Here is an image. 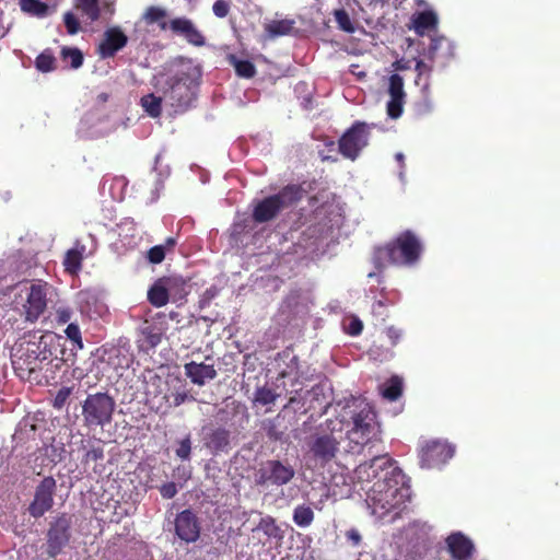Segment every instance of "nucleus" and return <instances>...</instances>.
<instances>
[{"label": "nucleus", "mask_w": 560, "mask_h": 560, "mask_svg": "<svg viewBox=\"0 0 560 560\" xmlns=\"http://www.w3.org/2000/svg\"><path fill=\"white\" fill-rule=\"evenodd\" d=\"M330 408L332 417L320 425L310 442V453L322 465L335 458L343 439L348 440L347 453H360L375 430L372 408L361 398L350 397Z\"/></svg>", "instance_id": "nucleus-1"}, {"label": "nucleus", "mask_w": 560, "mask_h": 560, "mask_svg": "<svg viewBox=\"0 0 560 560\" xmlns=\"http://www.w3.org/2000/svg\"><path fill=\"white\" fill-rule=\"evenodd\" d=\"M409 498L410 488L406 485L401 471L396 468L395 474L388 478L375 480L371 489L366 491L365 502L371 514L376 518L384 520L394 513L390 516V520H394L398 515L397 511L405 505Z\"/></svg>", "instance_id": "nucleus-2"}, {"label": "nucleus", "mask_w": 560, "mask_h": 560, "mask_svg": "<svg viewBox=\"0 0 560 560\" xmlns=\"http://www.w3.org/2000/svg\"><path fill=\"white\" fill-rule=\"evenodd\" d=\"M14 308L28 323H35L47 308V294L50 288L46 283L24 282L15 287Z\"/></svg>", "instance_id": "nucleus-3"}, {"label": "nucleus", "mask_w": 560, "mask_h": 560, "mask_svg": "<svg viewBox=\"0 0 560 560\" xmlns=\"http://www.w3.org/2000/svg\"><path fill=\"white\" fill-rule=\"evenodd\" d=\"M421 252L419 241L409 232L401 234L394 243L378 248L375 261L384 267L388 264L409 265L415 262Z\"/></svg>", "instance_id": "nucleus-4"}, {"label": "nucleus", "mask_w": 560, "mask_h": 560, "mask_svg": "<svg viewBox=\"0 0 560 560\" xmlns=\"http://www.w3.org/2000/svg\"><path fill=\"white\" fill-rule=\"evenodd\" d=\"M301 198V190L295 186L282 189L278 195L268 197L258 202L254 209V219L257 222H266L277 213Z\"/></svg>", "instance_id": "nucleus-5"}, {"label": "nucleus", "mask_w": 560, "mask_h": 560, "mask_svg": "<svg viewBox=\"0 0 560 560\" xmlns=\"http://www.w3.org/2000/svg\"><path fill=\"white\" fill-rule=\"evenodd\" d=\"M155 89L158 93L163 94L164 103L173 107H186L191 98L186 81L166 74L155 77Z\"/></svg>", "instance_id": "nucleus-6"}, {"label": "nucleus", "mask_w": 560, "mask_h": 560, "mask_svg": "<svg viewBox=\"0 0 560 560\" xmlns=\"http://www.w3.org/2000/svg\"><path fill=\"white\" fill-rule=\"evenodd\" d=\"M115 402L106 394L89 395L83 404V418L88 425H101L110 422Z\"/></svg>", "instance_id": "nucleus-7"}, {"label": "nucleus", "mask_w": 560, "mask_h": 560, "mask_svg": "<svg viewBox=\"0 0 560 560\" xmlns=\"http://www.w3.org/2000/svg\"><path fill=\"white\" fill-rule=\"evenodd\" d=\"M396 468L386 456H376L372 460L359 465L353 471L352 479L364 490L365 483L374 479L388 478V476L395 474Z\"/></svg>", "instance_id": "nucleus-8"}, {"label": "nucleus", "mask_w": 560, "mask_h": 560, "mask_svg": "<svg viewBox=\"0 0 560 560\" xmlns=\"http://www.w3.org/2000/svg\"><path fill=\"white\" fill-rule=\"evenodd\" d=\"M295 471L290 465L279 460H268L255 472V482L260 486L268 483L287 485L294 477Z\"/></svg>", "instance_id": "nucleus-9"}, {"label": "nucleus", "mask_w": 560, "mask_h": 560, "mask_svg": "<svg viewBox=\"0 0 560 560\" xmlns=\"http://www.w3.org/2000/svg\"><path fill=\"white\" fill-rule=\"evenodd\" d=\"M183 287L184 282L179 278H161L149 290V301L156 307L164 306L171 298L182 294Z\"/></svg>", "instance_id": "nucleus-10"}, {"label": "nucleus", "mask_w": 560, "mask_h": 560, "mask_svg": "<svg viewBox=\"0 0 560 560\" xmlns=\"http://www.w3.org/2000/svg\"><path fill=\"white\" fill-rule=\"evenodd\" d=\"M454 455V447L446 442L428 441L421 447V465L434 468L445 464Z\"/></svg>", "instance_id": "nucleus-11"}, {"label": "nucleus", "mask_w": 560, "mask_h": 560, "mask_svg": "<svg viewBox=\"0 0 560 560\" xmlns=\"http://www.w3.org/2000/svg\"><path fill=\"white\" fill-rule=\"evenodd\" d=\"M368 130L364 124H357L339 141V150L345 158L354 160L368 144Z\"/></svg>", "instance_id": "nucleus-12"}, {"label": "nucleus", "mask_w": 560, "mask_h": 560, "mask_svg": "<svg viewBox=\"0 0 560 560\" xmlns=\"http://www.w3.org/2000/svg\"><path fill=\"white\" fill-rule=\"evenodd\" d=\"M56 481L51 477L45 478L36 488L35 498L30 505V512L34 517L42 516L52 506V494Z\"/></svg>", "instance_id": "nucleus-13"}, {"label": "nucleus", "mask_w": 560, "mask_h": 560, "mask_svg": "<svg viewBox=\"0 0 560 560\" xmlns=\"http://www.w3.org/2000/svg\"><path fill=\"white\" fill-rule=\"evenodd\" d=\"M389 101L387 103V114L390 118H398L402 114L405 103L404 81L399 74H393L389 78L388 86Z\"/></svg>", "instance_id": "nucleus-14"}, {"label": "nucleus", "mask_w": 560, "mask_h": 560, "mask_svg": "<svg viewBox=\"0 0 560 560\" xmlns=\"http://www.w3.org/2000/svg\"><path fill=\"white\" fill-rule=\"evenodd\" d=\"M127 36L117 26L108 28L104 33V38L98 45L100 55L103 58L113 57L118 50H120L127 44Z\"/></svg>", "instance_id": "nucleus-15"}, {"label": "nucleus", "mask_w": 560, "mask_h": 560, "mask_svg": "<svg viewBox=\"0 0 560 560\" xmlns=\"http://www.w3.org/2000/svg\"><path fill=\"white\" fill-rule=\"evenodd\" d=\"M176 533L185 541H195L199 537V527L190 511H183L176 518Z\"/></svg>", "instance_id": "nucleus-16"}, {"label": "nucleus", "mask_w": 560, "mask_h": 560, "mask_svg": "<svg viewBox=\"0 0 560 560\" xmlns=\"http://www.w3.org/2000/svg\"><path fill=\"white\" fill-rule=\"evenodd\" d=\"M32 346L35 349H32L30 351L33 354H36L39 351V354H42V357L39 358L38 355H36L33 359H31V357H28L27 362H26V369L28 370L30 373L44 370L48 365H51L55 369H59L62 365V363H63L62 359H59V358L49 359L46 351H40L42 347H44V349H46V347H47L46 342L40 341L38 345H32Z\"/></svg>", "instance_id": "nucleus-17"}, {"label": "nucleus", "mask_w": 560, "mask_h": 560, "mask_svg": "<svg viewBox=\"0 0 560 560\" xmlns=\"http://www.w3.org/2000/svg\"><path fill=\"white\" fill-rule=\"evenodd\" d=\"M69 540L68 523L66 520L58 521L48 534V552L50 556H57Z\"/></svg>", "instance_id": "nucleus-18"}, {"label": "nucleus", "mask_w": 560, "mask_h": 560, "mask_svg": "<svg viewBox=\"0 0 560 560\" xmlns=\"http://www.w3.org/2000/svg\"><path fill=\"white\" fill-rule=\"evenodd\" d=\"M185 373L192 383L202 386L207 381L217 376L213 365L205 363L190 362L185 364Z\"/></svg>", "instance_id": "nucleus-19"}, {"label": "nucleus", "mask_w": 560, "mask_h": 560, "mask_svg": "<svg viewBox=\"0 0 560 560\" xmlns=\"http://www.w3.org/2000/svg\"><path fill=\"white\" fill-rule=\"evenodd\" d=\"M447 546L452 556L457 560L468 558L474 548L471 541L460 533L448 536Z\"/></svg>", "instance_id": "nucleus-20"}, {"label": "nucleus", "mask_w": 560, "mask_h": 560, "mask_svg": "<svg viewBox=\"0 0 560 560\" xmlns=\"http://www.w3.org/2000/svg\"><path fill=\"white\" fill-rule=\"evenodd\" d=\"M415 31L419 35H424L427 32L434 30L438 25V15L433 11H423L413 18Z\"/></svg>", "instance_id": "nucleus-21"}, {"label": "nucleus", "mask_w": 560, "mask_h": 560, "mask_svg": "<svg viewBox=\"0 0 560 560\" xmlns=\"http://www.w3.org/2000/svg\"><path fill=\"white\" fill-rule=\"evenodd\" d=\"M294 22L291 20H272L265 23V31L270 38L284 36L291 33Z\"/></svg>", "instance_id": "nucleus-22"}, {"label": "nucleus", "mask_w": 560, "mask_h": 560, "mask_svg": "<svg viewBox=\"0 0 560 560\" xmlns=\"http://www.w3.org/2000/svg\"><path fill=\"white\" fill-rule=\"evenodd\" d=\"M75 7L91 21L100 18V0H75Z\"/></svg>", "instance_id": "nucleus-23"}, {"label": "nucleus", "mask_w": 560, "mask_h": 560, "mask_svg": "<svg viewBox=\"0 0 560 560\" xmlns=\"http://www.w3.org/2000/svg\"><path fill=\"white\" fill-rule=\"evenodd\" d=\"M229 444V432L226 430H223V429H218V430H214L206 445L211 448L212 451H222L223 448H225Z\"/></svg>", "instance_id": "nucleus-24"}, {"label": "nucleus", "mask_w": 560, "mask_h": 560, "mask_svg": "<svg viewBox=\"0 0 560 560\" xmlns=\"http://www.w3.org/2000/svg\"><path fill=\"white\" fill-rule=\"evenodd\" d=\"M162 102H164L163 94L161 96L149 94L141 98V104L143 108L152 117H158L160 115Z\"/></svg>", "instance_id": "nucleus-25"}, {"label": "nucleus", "mask_w": 560, "mask_h": 560, "mask_svg": "<svg viewBox=\"0 0 560 560\" xmlns=\"http://www.w3.org/2000/svg\"><path fill=\"white\" fill-rule=\"evenodd\" d=\"M166 16V11L160 7H149L143 13V20L148 24L160 23L162 30L167 27V24L163 21Z\"/></svg>", "instance_id": "nucleus-26"}, {"label": "nucleus", "mask_w": 560, "mask_h": 560, "mask_svg": "<svg viewBox=\"0 0 560 560\" xmlns=\"http://www.w3.org/2000/svg\"><path fill=\"white\" fill-rule=\"evenodd\" d=\"M314 520L313 510L310 506L299 505L294 509L293 521L301 527L311 525Z\"/></svg>", "instance_id": "nucleus-27"}, {"label": "nucleus", "mask_w": 560, "mask_h": 560, "mask_svg": "<svg viewBox=\"0 0 560 560\" xmlns=\"http://www.w3.org/2000/svg\"><path fill=\"white\" fill-rule=\"evenodd\" d=\"M20 4L24 12L39 18L45 16L48 11V7L38 0H20Z\"/></svg>", "instance_id": "nucleus-28"}, {"label": "nucleus", "mask_w": 560, "mask_h": 560, "mask_svg": "<svg viewBox=\"0 0 560 560\" xmlns=\"http://www.w3.org/2000/svg\"><path fill=\"white\" fill-rule=\"evenodd\" d=\"M82 254L77 249H70L67 252L63 265L66 270L70 273H77L81 268Z\"/></svg>", "instance_id": "nucleus-29"}, {"label": "nucleus", "mask_w": 560, "mask_h": 560, "mask_svg": "<svg viewBox=\"0 0 560 560\" xmlns=\"http://www.w3.org/2000/svg\"><path fill=\"white\" fill-rule=\"evenodd\" d=\"M402 382L399 377L394 376L383 387V396L389 400H396L401 394Z\"/></svg>", "instance_id": "nucleus-30"}, {"label": "nucleus", "mask_w": 560, "mask_h": 560, "mask_svg": "<svg viewBox=\"0 0 560 560\" xmlns=\"http://www.w3.org/2000/svg\"><path fill=\"white\" fill-rule=\"evenodd\" d=\"M236 73L243 78H252L255 74V67L247 60L233 59Z\"/></svg>", "instance_id": "nucleus-31"}, {"label": "nucleus", "mask_w": 560, "mask_h": 560, "mask_svg": "<svg viewBox=\"0 0 560 560\" xmlns=\"http://www.w3.org/2000/svg\"><path fill=\"white\" fill-rule=\"evenodd\" d=\"M278 395L268 387H260L256 390L255 394V401L261 404V405H269L272 404Z\"/></svg>", "instance_id": "nucleus-32"}, {"label": "nucleus", "mask_w": 560, "mask_h": 560, "mask_svg": "<svg viewBox=\"0 0 560 560\" xmlns=\"http://www.w3.org/2000/svg\"><path fill=\"white\" fill-rule=\"evenodd\" d=\"M258 529L262 530L266 535L270 537H277L279 534V528L275 523V520L270 516L262 517L258 524Z\"/></svg>", "instance_id": "nucleus-33"}, {"label": "nucleus", "mask_w": 560, "mask_h": 560, "mask_svg": "<svg viewBox=\"0 0 560 560\" xmlns=\"http://www.w3.org/2000/svg\"><path fill=\"white\" fill-rule=\"evenodd\" d=\"M336 21L339 25V27L348 33L354 32V27L352 25V22L348 15V13L345 10H337L335 12Z\"/></svg>", "instance_id": "nucleus-34"}, {"label": "nucleus", "mask_w": 560, "mask_h": 560, "mask_svg": "<svg viewBox=\"0 0 560 560\" xmlns=\"http://www.w3.org/2000/svg\"><path fill=\"white\" fill-rule=\"evenodd\" d=\"M443 46H446L447 52L451 54L453 50V47L451 43L444 38V37H436L432 39L431 46L429 48V54L432 59L436 58L438 50L442 48Z\"/></svg>", "instance_id": "nucleus-35"}, {"label": "nucleus", "mask_w": 560, "mask_h": 560, "mask_svg": "<svg viewBox=\"0 0 560 560\" xmlns=\"http://www.w3.org/2000/svg\"><path fill=\"white\" fill-rule=\"evenodd\" d=\"M425 535V526L418 523H413L406 529V537L410 541L422 539Z\"/></svg>", "instance_id": "nucleus-36"}, {"label": "nucleus", "mask_w": 560, "mask_h": 560, "mask_svg": "<svg viewBox=\"0 0 560 560\" xmlns=\"http://www.w3.org/2000/svg\"><path fill=\"white\" fill-rule=\"evenodd\" d=\"M65 334L72 342L78 346L79 349L83 348L81 331L77 324H69L65 330Z\"/></svg>", "instance_id": "nucleus-37"}, {"label": "nucleus", "mask_w": 560, "mask_h": 560, "mask_svg": "<svg viewBox=\"0 0 560 560\" xmlns=\"http://www.w3.org/2000/svg\"><path fill=\"white\" fill-rule=\"evenodd\" d=\"M192 26L194 24L187 19H175L170 24L172 31L184 36L189 32L190 28H192Z\"/></svg>", "instance_id": "nucleus-38"}, {"label": "nucleus", "mask_w": 560, "mask_h": 560, "mask_svg": "<svg viewBox=\"0 0 560 560\" xmlns=\"http://www.w3.org/2000/svg\"><path fill=\"white\" fill-rule=\"evenodd\" d=\"M72 393V388L71 387H62L60 388L54 400H52V406L56 408V409H62L63 406L66 405L68 398L70 397Z\"/></svg>", "instance_id": "nucleus-39"}, {"label": "nucleus", "mask_w": 560, "mask_h": 560, "mask_svg": "<svg viewBox=\"0 0 560 560\" xmlns=\"http://www.w3.org/2000/svg\"><path fill=\"white\" fill-rule=\"evenodd\" d=\"M190 452L191 442L190 439L187 436L179 441L178 447L176 448V455L183 460H188L190 458Z\"/></svg>", "instance_id": "nucleus-40"}, {"label": "nucleus", "mask_w": 560, "mask_h": 560, "mask_svg": "<svg viewBox=\"0 0 560 560\" xmlns=\"http://www.w3.org/2000/svg\"><path fill=\"white\" fill-rule=\"evenodd\" d=\"M55 59L48 54H42L36 59V67L43 72L50 71L54 68Z\"/></svg>", "instance_id": "nucleus-41"}, {"label": "nucleus", "mask_w": 560, "mask_h": 560, "mask_svg": "<svg viewBox=\"0 0 560 560\" xmlns=\"http://www.w3.org/2000/svg\"><path fill=\"white\" fill-rule=\"evenodd\" d=\"M63 57L70 60L71 67L74 69L81 67L83 61L82 54L78 49H65Z\"/></svg>", "instance_id": "nucleus-42"}, {"label": "nucleus", "mask_w": 560, "mask_h": 560, "mask_svg": "<svg viewBox=\"0 0 560 560\" xmlns=\"http://www.w3.org/2000/svg\"><path fill=\"white\" fill-rule=\"evenodd\" d=\"M67 31L69 34L74 35L80 30V23L73 13L67 12L63 18Z\"/></svg>", "instance_id": "nucleus-43"}, {"label": "nucleus", "mask_w": 560, "mask_h": 560, "mask_svg": "<svg viewBox=\"0 0 560 560\" xmlns=\"http://www.w3.org/2000/svg\"><path fill=\"white\" fill-rule=\"evenodd\" d=\"M165 257V246L158 245L152 247L148 253V258L153 264H160Z\"/></svg>", "instance_id": "nucleus-44"}, {"label": "nucleus", "mask_w": 560, "mask_h": 560, "mask_svg": "<svg viewBox=\"0 0 560 560\" xmlns=\"http://www.w3.org/2000/svg\"><path fill=\"white\" fill-rule=\"evenodd\" d=\"M212 11L215 16L223 19L230 12V3L225 0H217L213 3Z\"/></svg>", "instance_id": "nucleus-45"}, {"label": "nucleus", "mask_w": 560, "mask_h": 560, "mask_svg": "<svg viewBox=\"0 0 560 560\" xmlns=\"http://www.w3.org/2000/svg\"><path fill=\"white\" fill-rule=\"evenodd\" d=\"M72 311L68 306H58L56 308V319L60 324H66L71 319Z\"/></svg>", "instance_id": "nucleus-46"}, {"label": "nucleus", "mask_w": 560, "mask_h": 560, "mask_svg": "<svg viewBox=\"0 0 560 560\" xmlns=\"http://www.w3.org/2000/svg\"><path fill=\"white\" fill-rule=\"evenodd\" d=\"M185 37L189 43L196 46H201L205 44L203 36L200 34L199 31L196 30L195 26H192V28L189 30Z\"/></svg>", "instance_id": "nucleus-47"}, {"label": "nucleus", "mask_w": 560, "mask_h": 560, "mask_svg": "<svg viewBox=\"0 0 560 560\" xmlns=\"http://www.w3.org/2000/svg\"><path fill=\"white\" fill-rule=\"evenodd\" d=\"M282 357L290 359V363H291L289 369L282 370L279 374L281 378H284V377L291 376L294 373L296 362H295V357H293V355L291 357V354L289 352H283Z\"/></svg>", "instance_id": "nucleus-48"}, {"label": "nucleus", "mask_w": 560, "mask_h": 560, "mask_svg": "<svg viewBox=\"0 0 560 560\" xmlns=\"http://www.w3.org/2000/svg\"><path fill=\"white\" fill-rule=\"evenodd\" d=\"M160 492L163 498L171 499L177 493L175 483L168 482L161 487Z\"/></svg>", "instance_id": "nucleus-49"}, {"label": "nucleus", "mask_w": 560, "mask_h": 560, "mask_svg": "<svg viewBox=\"0 0 560 560\" xmlns=\"http://www.w3.org/2000/svg\"><path fill=\"white\" fill-rule=\"evenodd\" d=\"M363 324L358 318H351L349 325L347 326V330L350 335H359L362 331Z\"/></svg>", "instance_id": "nucleus-50"}, {"label": "nucleus", "mask_w": 560, "mask_h": 560, "mask_svg": "<svg viewBox=\"0 0 560 560\" xmlns=\"http://www.w3.org/2000/svg\"><path fill=\"white\" fill-rule=\"evenodd\" d=\"M386 335L392 345L395 346L401 337V330L392 326L386 329Z\"/></svg>", "instance_id": "nucleus-51"}, {"label": "nucleus", "mask_w": 560, "mask_h": 560, "mask_svg": "<svg viewBox=\"0 0 560 560\" xmlns=\"http://www.w3.org/2000/svg\"><path fill=\"white\" fill-rule=\"evenodd\" d=\"M347 538L352 542L353 546H358L361 542V535L357 529L348 530Z\"/></svg>", "instance_id": "nucleus-52"}, {"label": "nucleus", "mask_w": 560, "mask_h": 560, "mask_svg": "<svg viewBox=\"0 0 560 560\" xmlns=\"http://www.w3.org/2000/svg\"><path fill=\"white\" fill-rule=\"evenodd\" d=\"M161 341V335L158 332H149L148 334V342L151 347H155Z\"/></svg>", "instance_id": "nucleus-53"}, {"label": "nucleus", "mask_w": 560, "mask_h": 560, "mask_svg": "<svg viewBox=\"0 0 560 560\" xmlns=\"http://www.w3.org/2000/svg\"><path fill=\"white\" fill-rule=\"evenodd\" d=\"M187 399V395L185 393H178L174 396V404L175 406H179L183 402H185Z\"/></svg>", "instance_id": "nucleus-54"}, {"label": "nucleus", "mask_w": 560, "mask_h": 560, "mask_svg": "<svg viewBox=\"0 0 560 560\" xmlns=\"http://www.w3.org/2000/svg\"><path fill=\"white\" fill-rule=\"evenodd\" d=\"M385 307L384 303L382 301H378L376 304H374L373 306V312L378 314V315H383V312L382 310Z\"/></svg>", "instance_id": "nucleus-55"}, {"label": "nucleus", "mask_w": 560, "mask_h": 560, "mask_svg": "<svg viewBox=\"0 0 560 560\" xmlns=\"http://www.w3.org/2000/svg\"><path fill=\"white\" fill-rule=\"evenodd\" d=\"M174 245H175V240H174L173 237H170V238H167V240H166V242H165V245H164V246H165V248H166V247L171 248V247H173Z\"/></svg>", "instance_id": "nucleus-56"}, {"label": "nucleus", "mask_w": 560, "mask_h": 560, "mask_svg": "<svg viewBox=\"0 0 560 560\" xmlns=\"http://www.w3.org/2000/svg\"><path fill=\"white\" fill-rule=\"evenodd\" d=\"M396 159H397L398 161H402V160H404V154H402V153H397V154H396Z\"/></svg>", "instance_id": "nucleus-57"}, {"label": "nucleus", "mask_w": 560, "mask_h": 560, "mask_svg": "<svg viewBox=\"0 0 560 560\" xmlns=\"http://www.w3.org/2000/svg\"><path fill=\"white\" fill-rule=\"evenodd\" d=\"M353 73H354L355 75H358L359 78L364 77V72H361V71H360V72H353Z\"/></svg>", "instance_id": "nucleus-58"}, {"label": "nucleus", "mask_w": 560, "mask_h": 560, "mask_svg": "<svg viewBox=\"0 0 560 560\" xmlns=\"http://www.w3.org/2000/svg\"><path fill=\"white\" fill-rule=\"evenodd\" d=\"M423 66H424V65H423V62H418V63H417V69H419V70H420Z\"/></svg>", "instance_id": "nucleus-59"}, {"label": "nucleus", "mask_w": 560, "mask_h": 560, "mask_svg": "<svg viewBox=\"0 0 560 560\" xmlns=\"http://www.w3.org/2000/svg\"><path fill=\"white\" fill-rule=\"evenodd\" d=\"M295 400H296L295 397H291L289 400V404H293V402H295Z\"/></svg>", "instance_id": "nucleus-60"}, {"label": "nucleus", "mask_w": 560, "mask_h": 560, "mask_svg": "<svg viewBox=\"0 0 560 560\" xmlns=\"http://www.w3.org/2000/svg\"><path fill=\"white\" fill-rule=\"evenodd\" d=\"M448 55H450V54L446 51V55H445L444 57H445V58H448V57H450Z\"/></svg>", "instance_id": "nucleus-61"}]
</instances>
